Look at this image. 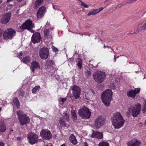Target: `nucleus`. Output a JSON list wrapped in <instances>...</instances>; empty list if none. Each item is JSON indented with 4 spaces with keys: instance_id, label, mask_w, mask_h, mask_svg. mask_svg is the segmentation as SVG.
Segmentation results:
<instances>
[{
    "instance_id": "34",
    "label": "nucleus",
    "mask_w": 146,
    "mask_h": 146,
    "mask_svg": "<svg viewBox=\"0 0 146 146\" xmlns=\"http://www.w3.org/2000/svg\"><path fill=\"white\" fill-rule=\"evenodd\" d=\"M30 58L29 57H26L24 58L23 59V61L24 63H27L29 62Z\"/></svg>"
},
{
    "instance_id": "46",
    "label": "nucleus",
    "mask_w": 146,
    "mask_h": 146,
    "mask_svg": "<svg viewBox=\"0 0 146 146\" xmlns=\"http://www.w3.org/2000/svg\"><path fill=\"white\" fill-rule=\"evenodd\" d=\"M84 146H88V144L86 142H84Z\"/></svg>"
},
{
    "instance_id": "17",
    "label": "nucleus",
    "mask_w": 146,
    "mask_h": 146,
    "mask_svg": "<svg viewBox=\"0 0 146 146\" xmlns=\"http://www.w3.org/2000/svg\"><path fill=\"white\" fill-rule=\"evenodd\" d=\"M45 11V8L44 6L40 7L36 13L37 18L38 19L42 18Z\"/></svg>"
},
{
    "instance_id": "9",
    "label": "nucleus",
    "mask_w": 146,
    "mask_h": 146,
    "mask_svg": "<svg viewBox=\"0 0 146 146\" xmlns=\"http://www.w3.org/2000/svg\"><path fill=\"white\" fill-rule=\"evenodd\" d=\"M105 122L104 117L102 116H99L95 119V125L97 128H100L103 125Z\"/></svg>"
},
{
    "instance_id": "56",
    "label": "nucleus",
    "mask_w": 146,
    "mask_h": 146,
    "mask_svg": "<svg viewBox=\"0 0 146 146\" xmlns=\"http://www.w3.org/2000/svg\"><path fill=\"white\" fill-rule=\"evenodd\" d=\"M135 72L137 73H138L139 72V71H136Z\"/></svg>"
},
{
    "instance_id": "27",
    "label": "nucleus",
    "mask_w": 146,
    "mask_h": 146,
    "mask_svg": "<svg viewBox=\"0 0 146 146\" xmlns=\"http://www.w3.org/2000/svg\"><path fill=\"white\" fill-rule=\"evenodd\" d=\"M70 139V142L73 144L75 145L77 143V140L73 134L71 135L69 137Z\"/></svg>"
},
{
    "instance_id": "38",
    "label": "nucleus",
    "mask_w": 146,
    "mask_h": 146,
    "mask_svg": "<svg viewBox=\"0 0 146 146\" xmlns=\"http://www.w3.org/2000/svg\"><path fill=\"white\" fill-rule=\"evenodd\" d=\"M81 5L84 7L85 8H88L89 6L87 4H86L84 2L81 1Z\"/></svg>"
},
{
    "instance_id": "10",
    "label": "nucleus",
    "mask_w": 146,
    "mask_h": 146,
    "mask_svg": "<svg viewBox=\"0 0 146 146\" xmlns=\"http://www.w3.org/2000/svg\"><path fill=\"white\" fill-rule=\"evenodd\" d=\"M146 30V22L139 23L135 29L133 34H137L140 32H143Z\"/></svg>"
},
{
    "instance_id": "4",
    "label": "nucleus",
    "mask_w": 146,
    "mask_h": 146,
    "mask_svg": "<svg viewBox=\"0 0 146 146\" xmlns=\"http://www.w3.org/2000/svg\"><path fill=\"white\" fill-rule=\"evenodd\" d=\"M78 113L82 118L85 119L89 118L91 115L89 109L85 106H82L78 110Z\"/></svg>"
},
{
    "instance_id": "60",
    "label": "nucleus",
    "mask_w": 146,
    "mask_h": 146,
    "mask_svg": "<svg viewBox=\"0 0 146 146\" xmlns=\"http://www.w3.org/2000/svg\"><path fill=\"white\" fill-rule=\"evenodd\" d=\"M1 110V108H0V111Z\"/></svg>"
},
{
    "instance_id": "49",
    "label": "nucleus",
    "mask_w": 146,
    "mask_h": 146,
    "mask_svg": "<svg viewBox=\"0 0 146 146\" xmlns=\"http://www.w3.org/2000/svg\"><path fill=\"white\" fill-rule=\"evenodd\" d=\"M17 139L18 140H20L21 139V138L20 137H18L17 138Z\"/></svg>"
},
{
    "instance_id": "32",
    "label": "nucleus",
    "mask_w": 146,
    "mask_h": 146,
    "mask_svg": "<svg viewBox=\"0 0 146 146\" xmlns=\"http://www.w3.org/2000/svg\"><path fill=\"white\" fill-rule=\"evenodd\" d=\"M98 145L99 146H109V144L106 141H102L100 142Z\"/></svg>"
},
{
    "instance_id": "16",
    "label": "nucleus",
    "mask_w": 146,
    "mask_h": 146,
    "mask_svg": "<svg viewBox=\"0 0 146 146\" xmlns=\"http://www.w3.org/2000/svg\"><path fill=\"white\" fill-rule=\"evenodd\" d=\"M140 89L139 88H135L134 90H131L127 92V95L131 98H134L135 97L136 94L139 93Z\"/></svg>"
},
{
    "instance_id": "40",
    "label": "nucleus",
    "mask_w": 146,
    "mask_h": 146,
    "mask_svg": "<svg viewBox=\"0 0 146 146\" xmlns=\"http://www.w3.org/2000/svg\"><path fill=\"white\" fill-rule=\"evenodd\" d=\"M60 98L62 99L61 101L63 103L64 102H65L66 100V98Z\"/></svg>"
},
{
    "instance_id": "51",
    "label": "nucleus",
    "mask_w": 146,
    "mask_h": 146,
    "mask_svg": "<svg viewBox=\"0 0 146 146\" xmlns=\"http://www.w3.org/2000/svg\"><path fill=\"white\" fill-rule=\"evenodd\" d=\"M13 0H7V3H9V2H10V1H12Z\"/></svg>"
},
{
    "instance_id": "57",
    "label": "nucleus",
    "mask_w": 146,
    "mask_h": 146,
    "mask_svg": "<svg viewBox=\"0 0 146 146\" xmlns=\"http://www.w3.org/2000/svg\"><path fill=\"white\" fill-rule=\"evenodd\" d=\"M106 47H108V46H105V45H104V47L105 48H106Z\"/></svg>"
},
{
    "instance_id": "33",
    "label": "nucleus",
    "mask_w": 146,
    "mask_h": 146,
    "mask_svg": "<svg viewBox=\"0 0 146 146\" xmlns=\"http://www.w3.org/2000/svg\"><path fill=\"white\" fill-rule=\"evenodd\" d=\"M40 88V87L39 86H36L34 87L32 90V92L33 93H36L37 91H38Z\"/></svg>"
},
{
    "instance_id": "39",
    "label": "nucleus",
    "mask_w": 146,
    "mask_h": 146,
    "mask_svg": "<svg viewBox=\"0 0 146 146\" xmlns=\"http://www.w3.org/2000/svg\"><path fill=\"white\" fill-rule=\"evenodd\" d=\"M53 50L54 52H56L58 51V50L54 46H52V47Z\"/></svg>"
},
{
    "instance_id": "42",
    "label": "nucleus",
    "mask_w": 146,
    "mask_h": 146,
    "mask_svg": "<svg viewBox=\"0 0 146 146\" xmlns=\"http://www.w3.org/2000/svg\"><path fill=\"white\" fill-rule=\"evenodd\" d=\"M24 92L23 91L20 92L19 93V95L21 96H23V94H24Z\"/></svg>"
},
{
    "instance_id": "1",
    "label": "nucleus",
    "mask_w": 146,
    "mask_h": 146,
    "mask_svg": "<svg viewBox=\"0 0 146 146\" xmlns=\"http://www.w3.org/2000/svg\"><path fill=\"white\" fill-rule=\"evenodd\" d=\"M111 120L114 127L118 129L124 125L125 121L121 114L119 112L114 113L111 118Z\"/></svg>"
},
{
    "instance_id": "30",
    "label": "nucleus",
    "mask_w": 146,
    "mask_h": 146,
    "mask_svg": "<svg viewBox=\"0 0 146 146\" xmlns=\"http://www.w3.org/2000/svg\"><path fill=\"white\" fill-rule=\"evenodd\" d=\"M78 61L76 64V65L80 69H81L82 68V61L81 59L80 58H78Z\"/></svg>"
},
{
    "instance_id": "55",
    "label": "nucleus",
    "mask_w": 146,
    "mask_h": 146,
    "mask_svg": "<svg viewBox=\"0 0 146 146\" xmlns=\"http://www.w3.org/2000/svg\"><path fill=\"white\" fill-rule=\"evenodd\" d=\"M3 2L2 1V0H0V4H1V3H2Z\"/></svg>"
},
{
    "instance_id": "28",
    "label": "nucleus",
    "mask_w": 146,
    "mask_h": 146,
    "mask_svg": "<svg viewBox=\"0 0 146 146\" xmlns=\"http://www.w3.org/2000/svg\"><path fill=\"white\" fill-rule=\"evenodd\" d=\"M13 102L17 108L19 107V102L17 98L15 97L13 98Z\"/></svg>"
},
{
    "instance_id": "36",
    "label": "nucleus",
    "mask_w": 146,
    "mask_h": 146,
    "mask_svg": "<svg viewBox=\"0 0 146 146\" xmlns=\"http://www.w3.org/2000/svg\"><path fill=\"white\" fill-rule=\"evenodd\" d=\"M63 116L66 120H68V119L69 118V115L66 111L64 113Z\"/></svg>"
},
{
    "instance_id": "37",
    "label": "nucleus",
    "mask_w": 146,
    "mask_h": 146,
    "mask_svg": "<svg viewBox=\"0 0 146 146\" xmlns=\"http://www.w3.org/2000/svg\"><path fill=\"white\" fill-rule=\"evenodd\" d=\"M60 120H59V122L60 123V124L63 125L64 126H65V123L64 122L63 120L62 119V118L61 117H60Z\"/></svg>"
},
{
    "instance_id": "20",
    "label": "nucleus",
    "mask_w": 146,
    "mask_h": 146,
    "mask_svg": "<svg viewBox=\"0 0 146 146\" xmlns=\"http://www.w3.org/2000/svg\"><path fill=\"white\" fill-rule=\"evenodd\" d=\"M11 16V14L9 13L4 15L1 19V23L3 24H6L8 23L10 20Z\"/></svg>"
},
{
    "instance_id": "5",
    "label": "nucleus",
    "mask_w": 146,
    "mask_h": 146,
    "mask_svg": "<svg viewBox=\"0 0 146 146\" xmlns=\"http://www.w3.org/2000/svg\"><path fill=\"white\" fill-rule=\"evenodd\" d=\"M17 113L21 125L23 126L30 122L29 117L22 111H17Z\"/></svg>"
},
{
    "instance_id": "23",
    "label": "nucleus",
    "mask_w": 146,
    "mask_h": 146,
    "mask_svg": "<svg viewBox=\"0 0 146 146\" xmlns=\"http://www.w3.org/2000/svg\"><path fill=\"white\" fill-rule=\"evenodd\" d=\"M104 9L103 7H101L98 9H92L88 13L87 15L88 16H89L91 15H95Z\"/></svg>"
},
{
    "instance_id": "45",
    "label": "nucleus",
    "mask_w": 146,
    "mask_h": 146,
    "mask_svg": "<svg viewBox=\"0 0 146 146\" xmlns=\"http://www.w3.org/2000/svg\"><path fill=\"white\" fill-rule=\"evenodd\" d=\"M143 107L145 109V111H146V102H145V103L144 104V105H143Z\"/></svg>"
},
{
    "instance_id": "8",
    "label": "nucleus",
    "mask_w": 146,
    "mask_h": 146,
    "mask_svg": "<svg viewBox=\"0 0 146 146\" xmlns=\"http://www.w3.org/2000/svg\"><path fill=\"white\" fill-rule=\"evenodd\" d=\"M28 141L31 145H34L38 141V136L35 133L29 132L27 135Z\"/></svg>"
},
{
    "instance_id": "43",
    "label": "nucleus",
    "mask_w": 146,
    "mask_h": 146,
    "mask_svg": "<svg viewBox=\"0 0 146 146\" xmlns=\"http://www.w3.org/2000/svg\"><path fill=\"white\" fill-rule=\"evenodd\" d=\"M23 52L22 51H21L18 54V55L19 56H21L22 55Z\"/></svg>"
},
{
    "instance_id": "11",
    "label": "nucleus",
    "mask_w": 146,
    "mask_h": 146,
    "mask_svg": "<svg viewBox=\"0 0 146 146\" xmlns=\"http://www.w3.org/2000/svg\"><path fill=\"white\" fill-rule=\"evenodd\" d=\"M34 27V25L32 23V21L30 20H28L20 27V28L21 29H27L31 31L32 28Z\"/></svg>"
},
{
    "instance_id": "21",
    "label": "nucleus",
    "mask_w": 146,
    "mask_h": 146,
    "mask_svg": "<svg viewBox=\"0 0 146 146\" xmlns=\"http://www.w3.org/2000/svg\"><path fill=\"white\" fill-rule=\"evenodd\" d=\"M141 142L135 139H133L129 142L127 143L128 146H139L141 144Z\"/></svg>"
},
{
    "instance_id": "19",
    "label": "nucleus",
    "mask_w": 146,
    "mask_h": 146,
    "mask_svg": "<svg viewBox=\"0 0 146 146\" xmlns=\"http://www.w3.org/2000/svg\"><path fill=\"white\" fill-rule=\"evenodd\" d=\"M93 133L90 136V137L97 138L99 139H102L103 138V133L97 131L92 130Z\"/></svg>"
},
{
    "instance_id": "13",
    "label": "nucleus",
    "mask_w": 146,
    "mask_h": 146,
    "mask_svg": "<svg viewBox=\"0 0 146 146\" xmlns=\"http://www.w3.org/2000/svg\"><path fill=\"white\" fill-rule=\"evenodd\" d=\"M41 137L46 139H49L52 137L50 131L48 129H43L40 132Z\"/></svg>"
},
{
    "instance_id": "7",
    "label": "nucleus",
    "mask_w": 146,
    "mask_h": 146,
    "mask_svg": "<svg viewBox=\"0 0 146 146\" xmlns=\"http://www.w3.org/2000/svg\"><path fill=\"white\" fill-rule=\"evenodd\" d=\"M16 32L12 29H7L4 32L3 38L5 40L11 39L15 35Z\"/></svg>"
},
{
    "instance_id": "41",
    "label": "nucleus",
    "mask_w": 146,
    "mask_h": 146,
    "mask_svg": "<svg viewBox=\"0 0 146 146\" xmlns=\"http://www.w3.org/2000/svg\"><path fill=\"white\" fill-rule=\"evenodd\" d=\"M137 0H130L128 2V3H133L135 1H137Z\"/></svg>"
},
{
    "instance_id": "31",
    "label": "nucleus",
    "mask_w": 146,
    "mask_h": 146,
    "mask_svg": "<svg viewBox=\"0 0 146 146\" xmlns=\"http://www.w3.org/2000/svg\"><path fill=\"white\" fill-rule=\"evenodd\" d=\"M85 74L87 77L90 76L91 74L90 69L88 68H86L85 71Z\"/></svg>"
},
{
    "instance_id": "35",
    "label": "nucleus",
    "mask_w": 146,
    "mask_h": 146,
    "mask_svg": "<svg viewBox=\"0 0 146 146\" xmlns=\"http://www.w3.org/2000/svg\"><path fill=\"white\" fill-rule=\"evenodd\" d=\"M47 64L49 66H53L54 64V62L52 60H49L47 62Z\"/></svg>"
},
{
    "instance_id": "52",
    "label": "nucleus",
    "mask_w": 146,
    "mask_h": 146,
    "mask_svg": "<svg viewBox=\"0 0 146 146\" xmlns=\"http://www.w3.org/2000/svg\"><path fill=\"white\" fill-rule=\"evenodd\" d=\"M60 146H67L65 145V144H63L62 145H61Z\"/></svg>"
},
{
    "instance_id": "14",
    "label": "nucleus",
    "mask_w": 146,
    "mask_h": 146,
    "mask_svg": "<svg viewBox=\"0 0 146 146\" xmlns=\"http://www.w3.org/2000/svg\"><path fill=\"white\" fill-rule=\"evenodd\" d=\"M72 93L75 98L76 99H78L80 94V88L78 86L74 85L72 86Z\"/></svg>"
},
{
    "instance_id": "50",
    "label": "nucleus",
    "mask_w": 146,
    "mask_h": 146,
    "mask_svg": "<svg viewBox=\"0 0 146 146\" xmlns=\"http://www.w3.org/2000/svg\"><path fill=\"white\" fill-rule=\"evenodd\" d=\"M116 56H114V60L115 62L116 61Z\"/></svg>"
},
{
    "instance_id": "58",
    "label": "nucleus",
    "mask_w": 146,
    "mask_h": 146,
    "mask_svg": "<svg viewBox=\"0 0 146 146\" xmlns=\"http://www.w3.org/2000/svg\"><path fill=\"white\" fill-rule=\"evenodd\" d=\"M119 56L116 57V58H118Z\"/></svg>"
},
{
    "instance_id": "59",
    "label": "nucleus",
    "mask_w": 146,
    "mask_h": 146,
    "mask_svg": "<svg viewBox=\"0 0 146 146\" xmlns=\"http://www.w3.org/2000/svg\"><path fill=\"white\" fill-rule=\"evenodd\" d=\"M103 42L102 41H101V43H102Z\"/></svg>"
},
{
    "instance_id": "22",
    "label": "nucleus",
    "mask_w": 146,
    "mask_h": 146,
    "mask_svg": "<svg viewBox=\"0 0 146 146\" xmlns=\"http://www.w3.org/2000/svg\"><path fill=\"white\" fill-rule=\"evenodd\" d=\"M94 94L95 93L93 91L91 90H89L86 93L85 98L86 100H90L92 98Z\"/></svg>"
},
{
    "instance_id": "3",
    "label": "nucleus",
    "mask_w": 146,
    "mask_h": 146,
    "mask_svg": "<svg viewBox=\"0 0 146 146\" xmlns=\"http://www.w3.org/2000/svg\"><path fill=\"white\" fill-rule=\"evenodd\" d=\"M141 110V105L139 104H137L133 106H131L128 108L127 114L129 115L130 113H132L133 117H136L139 114Z\"/></svg>"
},
{
    "instance_id": "12",
    "label": "nucleus",
    "mask_w": 146,
    "mask_h": 146,
    "mask_svg": "<svg viewBox=\"0 0 146 146\" xmlns=\"http://www.w3.org/2000/svg\"><path fill=\"white\" fill-rule=\"evenodd\" d=\"M48 49L45 47L40 49L39 52V55L40 58L43 59H46L48 56Z\"/></svg>"
},
{
    "instance_id": "26",
    "label": "nucleus",
    "mask_w": 146,
    "mask_h": 146,
    "mask_svg": "<svg viewBox=\"0 0 146 146\" xmlns=\"http://www.w3.org/2000/svg\"><path fill=\"white\" fill-rule=\"evenodd\" d=\"M43 0H36L35 2L33 8L35 9L37 8L43 2Z\"/></svg>"
},
{
    "instance_id": "44",
    "label": "nucleus",
    "mask_w": 146,
    "mask_h": 146,
    "mask_svg": "<svg viewBox=\"0 0 146 146\" xmlns=\"http://www.w3.org/2000/svg\"><path fill=\"white\" fill-rule=\"evenodd\" d=\"M4 144L1 141H0V146H4Z\"/></svg>"
},
{
    "instance_id": "6",
    "label": "nucleus",
    "mask_w": 146,
    "mask_h": 146,
    "mask_svg": "<svg viewBox=\"0 0 146 146\" xmlns=\"http://www.w3.org/2000/svg\"><path fill=\"white\" fill-rule=\"evenodd\" d=\"M93 76L94 80L96 82L102 83L106 79L105 72L102 71H98L93 74Z\"/></svg>"
},
{
    "instance_id": "53",
    "label": "nucleus",
    "mask_w": 146,
    "mask_h": 146,
    "mask_svg": "<svg viewBox=\"0 0 146 146\" xmlns=\"http://www.w3.org/2000/svg\"><path fill=\"white\" fill-rule=\"evenodd\" d=\"M19 2H21L22 0H17Z\"/></svg>"
},
{
    "instance_id": "29",
    "label": "nucleus",
    "mask_w": 146,
    "mask_h": 146,
    "mask_svg": "<svg viewBox=\"0 0 146 146\" xmlns=\"http://www.w3.org/2000/svg\"><path fill=\"white\" fill-rule=\"evenodd\" d=\"M71 112L73 119L74 120H76L77 119V117L75 111L74 110H72L71 111Z\"/></svg>"
},
{
    "instance_id": "24",
    "label": "nucleus",
    "mask_w": 146,
    "mask_h": 146,
    "mask_svg": "<svg viewBox=\"0 0 146 146\" xmlns=\"http://www.w3.org/2000/svg\"><path fill=\"white\" fill-rule=\"evenodd\" d=\"M40 67V65L36 61H34L31 63L30 68L33 72L35 68H39Z\"/></svg>"
},
{
    "instance_id": "18",
    "label": "nucleus",
    "mask_w": 146,
    "mask_h": 146,
    "mask_svg": "<svg viewBox=\"0 0 146 146\" xmlns=\"http://www.w3.org/2000/svg\"><path fill=\"white\" fill-rule=\"evenodd\" d=\"M50 29H46L44 32L45 38L49 41L51 40L52 39V33L50 31Z\"/></svg>"
},
{
    "instance_id": "25",
    "label": "nucleus",
    "mask_w": 146,
    "mask_h": 146,
    "mask_svg": "<svg viewBox=\"0 0 146 146\" xmlns=\"http://www.w3.org/2000/svg\"><path fill=\"white\" fill-rule=\"evenodd\" d=\"M6 130V127L5 124L2 121H0V132H5Z\"/></svg>"
},
{
    "instance_id": "15",
    "label": "nucleus",
    "mask_w": 146,
    "mask_h": 146,
    "mask_svg": "<svg viewBox=\"0 0 146 146\" xmlns=\"http://www.w3.org/2000/svg\"><path fill=\"white\" fill-rule=\"evenodd\" d=\"M41 40V36L39 33L36 32L33 34L31 37V41L34 44L38 43Z\"/></svg>"
},
{
    "instance_id": "47",
    "label": "nucleus",
    "mask_w": 146,
    "mask_h": 146,
    "mask_svg": "<svg viewBox=\"0 0 146 146\" xmlns=\"http://www.w3.org/2000/svg\"><path fill=\"white\" fill-rule=\"evenodd\" d=\"M46 146H52V145L50 143H48Z\"/></svg>"
},
{
    "instance_id": "48",
    "label": "nucleus",
    "mask_w": 146,
    "mask_h": 146,
    "mask_svg": "<svg viewBox=\"0 0 146 146\" xmlns=\"http://www.w3.org/2000/svg\"><path fill=\"white\" fill-rule=\"evenodd\" d=\"M2 36V33L1 31H0V38Z\"/></svg>"
},
{
    "instance_id": "2",
    "label": "nucleus",
    "mask_w": 146,
    "mask_h": 146,
    "mask_svg": "<svg viewBox=\"0 0 146 146\" xmlns=\"http://www.w3.org/2000/svg\"><path fill=\"white\" fill-rule=\"evenodd\" d=\"M112 92L111 89H107L102 94V99L103 102L107 106H109L112 100Z\"/></svg>"
},
{
    "instance_id": "54",
    "label": "nucleus",
    "mask_w": 146,
    "mask_h": 146,
    "mask_svg": "<svg viewBox=\"0 0 146 146\" xmlns=\"http://www.w3.org/2000/svg\"><path fill=\"white\" fill-rule=\"evenodd\" d=\"M145 125H146V120H145Z\"/></svg>"
}]
</instances>
